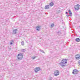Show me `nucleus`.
<instances>
[{
	"mask_svg": "<svg viewBox=\"0 0 80 80\" xmlns=\"http://www.w3.org/2000/svg\"><path fill=\"white\" fill-rule=\"evenodd\" d=\"M67 63V59H63L61 60L59 64L60 66L63 68V67H65L66 66L65 63Z\"/></svg>",
	"mask_w": 80,
	"mask_h": 80,
	"instance_id": "f257e3e1",
	"label": "nucleus"
},
{
	"mask_svg": "<svg viewBox=\"0 0 80 80\" xmlns=\"http://www.w3.org/2000/svg\"><path fill=\"white\" fill-rule=\"evenodd\" d=\"M80 5L79 4H77L75 5L74 6V8L75 10H78L80 9Z\"/></svg>",
	"mask_w": 80,
	"mask_h": 80,
	"instance_id": "f03ea898",
	"label": "nucleus"
},
{
	"mask_svg": "<svg viewBox=\"0 0 80 80\" xmlns=\"http://www.w3.org/2000/svg\"><path fill=\"white\" fill-rule=\"evenodd\" d=\"M18 59L19 60H22V59L23 58V54L22 53H20L18 55Z\"/></svg>",
	"mask_w": 80,
	"mask_h": 80,
	"instance_id": "7ed1b4c3",
	"label": "nucleus"
},
{
	"mask_svg": "<svg viewBox=\"0 0 80 80\" xmlns=\"http://www.w3.org/2000/svg\"><path fill=\"white\" fill-rule=\"evenodd\" d=\"M60 73V72H59V71L58 70H56L54 71V76H58V75H59V74Z\"/></svg>",
	"mask_w": 80,
	"mask_h": 80,
	"instance_id": "20e7f679",
	"label": "nucleus"
},
{
	"mask_svg": "<svg viewBox=\"0 0 80 80\" xmlns=\"http://www.w3.org/2000/svg\"><path fill=\"white\" fill-rule=\"evenodd\" d=\"M78 71L77 69H74L72 71V74L73 75H75L76 74H77Z\"/></svg>",
	"mask_w": 80,
	"mask_h": 80,
	"instance_id": "39448f33",
	"label": "nucleus"
},
{
	"mask_svg": "<svg viewBox=\"0 0 80 80\" xmlns=\"http://www.w3.org/2000/svg\"><path fill=\"white\" fill-rule=\"evenodd\" d=\"M36 30H37V31L39 32V31H40V26H38L36 27Z\"/></svg>",
	"mask_w": 80,
	"mask_h": 80,
	"instance_id": "423d86ee",
	"label": "nucleus"
},
{
	"mask_svg": "<svg viewBox=\"0 0 80 80\" xmlns=\"http://www.w3.org/2000/svg\"><path fill=\"white\" fill-rule=\"evenodd\" d=\"M40 68L39 67L36 68L35 69V72H38V71H40Z\"/></svg>",
	"mask_w": 80,
	"mask_h": 80,
	"instance_id": "0eeeda50",
	"label": "nucleus"
},
{
	"mask_svg": "<svg viewBox=\"0 0 80 80\" xmlns=\"http://www.w3.org/2000/svg\"><path fill=\"white\" fill-rule=\"evenodd\" d=\"M76 59H78L80 58V55L79 54H78L75 56Z\"/></svg>",
	"mask_w": 80,
	"mask_h": 80,
	"instance_id": "6e6552de",
	"label": "nucleus"
},
{
	"mask_svg": "<svg viewBox=\"0 0 80 80\" xmlns=\"http://www.w3.org/2000/svg\"><path fill=\"white\" fill-rule=\"evenodd\" d=\"M17 31H18L17 29L14 30L13 31V34H16V33H17Z\"/></svg>",
	"mask_w": 80,
	"mask_h": 80,
	"instance_id": "1a4fd4ad",
	"label": "nucleus"
},
{
	"mask_svg": "<svg viewBox=\"0 0 80 80\" xmlns=\"http://www.w3.org/2000/svg\"><path fill=\"white\" fill-rule=\"evenodd\" d=\"M49 5H46L45 6V8L46 9V10H47L48 9H49Z\"/></svg>",
	"mask_w": 80,
	"mask_h": 80,
	"instance_id": "9d476101",
	"label": "nucleus"
},
{
	"mask_svg": "<svg viewBox=\"0 0 80 80\" xmlns=\"http://www.w3.org/2000/svg\"><path fill=\"white\" fill-rule=\"evenodd\" d=\"M53 5H54V3H53V2H51V3H49L50 7H52Z\"/></svg>",
	"mask_w": 80,
	"mask_h": 80,
	"instance_id": "9b49d317",
	"label": "nucleus"
},
{
	"mask_svg": "<svg viewBox=\"0 0 80 80\" xmlns=\"http://www.w3.org/2000/svg\"><path fill=\"white\" fill-rule=\"evenodd\" d=\"M76 42H79L80 41V39L79 38H77L76 39Z\"/></svg>",
	"mask_w": 80,
	"mask_h": 80,
	"instance_id": "f8f14e48",
	"label": "nucleus"
},
{
	"mask_svg": "<svg viewBox=\"0 0 80 80\" xmlns=\"http://www.w3.org/2000/svg\"><path fill=\"white\" fill-rule=\"evenodd\" d=\"M21 44L22 45H24V42L23 41H22L21 42Z\"/></svg>",
	"mask_w": 80,
	"mask_h": 80,
	"instance_id": "ddd939ff",
	"label": "nucleus"
},
{
	"mask_svg": "<svg viewBox=\"0 0 80 80\" xmlns=\"http://www.w3.org/2000/svg\"><path fill=\"white\" fill-rule=\"evenodd\" d=\"M36 58H37L36 56H35L34 57H32V58L33 60H34V59H35Z\"/></svg>",
	"mask_w": 80,
	"mask_h": 80,
	"instance_id": "4468645a",
	"label": "nucleus"
},
{
	"mask_svg": "<svg viewBox=\"0 0 80 80\" xmlns=\"http://www.w3.org/2000/svg\"><path fill=\"white\" fill-rule=\"evenodd\" d=\"M73 16V15H72V12H70V17H72Z\"/></svg>",
	"mask_w": 80,
	"mask_h": 80,
	"instance_id": "2eb2a0df",
	"label": "nucleus"
},
{
	"mask_svg": "<svg viewBox=\"0 0 80 80\" xmlns=\"http://www.w3.org/2000/svg\"><path fill=\"white\" fill-rule=\"evenodd\" d=\"M69 13L70 15V10H69Z\"/></svg>",
	"mask_w": 80,
	"mask_h": 80,
	"instance_id": "dca6fc26",
	"label": "nucleus"
},
{
	"mask_svg": "<svg viewBox=\"0 0 80 80\" xmlns=\"http://www.w3.org/2000/svg\"><path fill=\"white\" fill-rule=\"evenodd\" d=\"M54 26V24L53 23L52 24H51V27H53Z\"/></svg>",
	"mask_w": 80,
	"mask_h": 80,
	"instance_id": "f3484780",
	"label": "nucleus"
},
{
	"mask_svg": "<svg viewBox=\"0 0 80 80\" xmlns=\"http://www.w3.org/2000/svg\"><path fill=\"white\" fill-rule=\"evenodd\" d=\"M25 49H22V52H25Z\"/></svg>",
	"mask_w": 80,
	"mask_h": 80,
	"instance_id": "a211bd4d",
	"label": "nucleus"
},
{
	"mask_svg": "<svg viewBox=\"0 0 80 80\" xmlns=\"http://www.w3.org/2000/svg\"><path fill=\"white\" fill-rule=\"evenodd\" d=\"M40 52H42V53H44V51H42V50H40Z\"/></svg>",
	"mask_w": 80,
	"mask_h": 80,
	"instance_id": "6ab92c4d",
	"label": "nucleus"
},
{
	"mask_svg": "<svg viewBox=\"0 0 80 80\" xmlns=\"http://www.w3.org/2000/svg\"><path fill=\"white\" fill-rule=\"evenodd\" d=\"M53 80V78H50L49 80Z\"/></svg>",
	"mask_w": 80,
	"mask_h": 80,
	"instance_id": "aec40b11",
	"label": "nucleus"
},
{
	"mask_svg": "<svg viewBox=\"0 0 80 80\" xmlns=\"http://www.w3.org/2000/svg\"><path fill=\"white\" fill-rule=\"evenodd\" d=\"M11 42H12V43H13V42H14V41L13 40H11Z\"/></svg>",
	"mask_w": 80,
	"mask_h": 80,
	"instance_id": "412c9836",
	"label": "nucleus"
},
{
	"mask_svg": "<svg viewBox=\"0 0 80 80\" xmlns=\"http://www.w3.org/2000/svg\"><path fill=\"white\" fill-rule=\"evenodd\" d=\"M10 44H11V45H12V44H13V43H12V42H11Z\"/></svg>",
	"mask_w": 80,
	"mask_h": 80,
	"instance_id": "4be33fe9",
	"label": "nucleus"
},
{
	"mask_svg": "<svg viewBox=\"0 0 80 80\" xmlns=\"http://www.w3.org/2000/svg\"><path fill=\"white\" fill-rule=\"evenodd\" d=\"M66 16L67 17H68V16H69V15L68 14H67V15H66Z\"/></svg>",
	"mask_w": 80,
	"mask_h": 80,
	"instance_id": "5701e85b",
	"label": "nucleus"
},
{
	"mask_svg": "<svg viewBox=\"0 0 80 80\" xmlns=\"http://www.w3.org/2000/svg\"><path fill=\"white\" fill-rule=\"evenodd\" d=\"M66 14H68V12H66Z\"/></svg>",
	"mask_w": 80,
	"mask_h": 80,
	"instance_id": "b1692460",
	"label": "nucleus"
},
{
	"mask_svg": "<svg viewBox=\"0 0 80 80\" xmlns=\"http://www.w3.org/2000/svg\"><path fill=\"white\" fill-rule=\"evenodd\" d=\"M59 32H58V33H59Z\"/></svg>",
	"mask_w": 80,
	"mask_h": 80,
	"instance_id": "393cba45",
	"label": "nucleus"
},
{
	"mask_svg": "<svg viewBox=\"0 0 80 80\" xmlns=\"http://www.w3.org/2000/svg\"><path fill=\"white\" fill-rule=\"evenodd\" d=\"M69 23H70V22H69Z\"/></svg>",
	"mask_w": 80,
	"mask_h": 80,
	"instance_id": "a878e982",
	"label": "nucleus"
}]
</instances>
